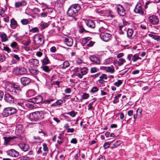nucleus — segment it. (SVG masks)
Segmentation results:
<instances>
[{
	"instance_id": "1",
	"label": "nucleus",
	"mask_w": 160,
	"mask_h": 160,
	"mask_svg": "<svg viewBox=\"0 0 160 160\" xmlns=\"http://www.w3.org/2000/svg\"><path fill=\"white\" fill-rule=\"evenodd\" d=\"M81 9V7L78 4H72L68 8L67 12V16L70 17L69 19L72 21H76L78 12Z\"/></svg>"
},
{
	"instance_id": "2",
	"label": "nucleus",
	"mask_w": 160,
	"mask_h": 160,
	"mask_svg": "<svg viewBox=\"0 0 160 160\" xmlns=\"http://www.w3.org/2000/svg\"><path fill=\"white\" fill-rule=\"evenodd\" d=\"M44 115L42 111L36 112L29 114V118L31 121H38L44 118Z\"/></svg>"
},
{
	"instance_id": "3",
	"label": "nucleus",
	"mask_w": 160,
	"mask_h": 160,
	"mask_svg": "<svg viewBox=\"0 0 160 160\" xmlns=\"http://www.w3.org/2000/svg\"><path fill=\"white\" fill-rule=\"evenodd\" d=\"M87 70L86 68L84 67L82 68H77L75 70V75L80 78H82L83 76L87 73Z\"/></svg>"
},
{
	"instance_id": "4",
	"label": "nucleus",
	"mask_w": 160,
	"mask_h": 160,
	"mask_svg": "<svg viewBox=\"0 0 160 160\" xmlns=\"http://www.w3.org/2000/svg\"><path fill=\"white\" fill-rule=\"evenodd\" d=\"M17 108L12 107H8L4 108L3 110L5 117H8L17 113Z\"/></svg>"
},
{
	"instance_id": "5",
	"label": "nucleus",
	"mask_w": 160,
	"mask_h": 160,
	"mask_svg": "<svg viewBox=\"0 0 160 160\" xmlns=\"http://www.w3.org/2000/svg\"><path fill=\"white\" fill-rule=\"evenodd\" d=\"M33 41L36 45L38 47L42 45L44 42V40L42 36L38 35L35 36L33 38Z\"/></svg>"
},
{
	"instance_id": "6",
	"label": "nucleus",
	"mask_w": 160,
	"mask_h": 160,
	"mask_svg": "<svg viewBox=\"0 0 160 160\" xmlns=\"http://www.w3.org/2000/svg\"><path fill=\"white\" fill-rule=\"evenodd\" d=\"M148 21L150 24L152 25H156L158 24L159 20L157 16L152 15L149 17Z\"/></svg>"
},
{
	"instance_id": "7",
	"label": "nucleus",
	"mask_w": 160,
	"mask_h": 160,
	"mask_svg": "<svg viewBox=\"0 0 160 160\" xmlns=\"http://www.w3.org/2000/svg\"><path fill=\"white\" fill-rule=\"evenodd\" d=\"M118 13L121 16H124L126 14V11L124 7L120 4L117 5L115 8Z\"/></svg>"
},
{
	"instance_id": "8",
	"label": "nucleus",
	"mask_w": 160,
	"mask_h": 160,
	"mask_svg": "<svg viewBox=\"0 0 160 160\" xmlns=\"http://www.w3.org/2000/svg\"><path fill=\"white\" fill-rule=\"evenodd\" d=\"M9 86L10 88H9V91L11 92L14 95H16L17 93V92L16 90H19L20 89V88L15 84H10Z\"/></svg>"
},
{
	"instance_id": "9",
	"label": "nucleus",
	"mask_w": 160,
	"mask_h": 160,
	"mask_svg": "<svg viewBox=\"0 0 160 160\" xmlns=\"http://www.w3.org/2000/svg\"><path fill=\"white\" fill-rule=\"evenodd\" d=\"M134 11L135 13L142 15H143L144 14V11L142 8V5L140 3H137Z\"/></svg>"
},
{
	"instance_id": "10",
	"label": "nucleus",
	"mask_w": 160,
	"mask_h": 160,
	"mask_svg": "<svg viewBox=\"0 0 160 160\" xmlns=\"http://www.w3.org/2000/svg\"><path fill=\"white\" fill-rule=\"evenodd\" d=\"M4 99L6 102L11 104H13L14 102V98L8 93L5 94Z\"/></svg>"
},
{
	"instance_id": "11",
	"label": "nucleus",
	"mask_w": 160,
	"mask_h": 160,
	"mask_svg": "<svg viewBox=\"0 0 160 160\" xmlns=\"http://www.w3.org/2000/svg\"><path fill=\"white\" fill-rule=\"evenodd\" d=\"M100 36L101 39L103 41L107 42L110 39L112 35L109 33L106 32L101 34Z\"/></svg>"
},
{
	"instance_id": "12",
	"label": "nucleus",
	"mask_w": 160,
	"mask_h": 160,
	"mask_svg": "<svg viewBox=\"0 0 160 160\" xmlns=\"http://www.w3.org/2000/svg\"><path fill=\"white\" fill-rule=\"evenodd\" d=\"M7 153L8 155L9 156L15 158L18 157L20 156L19 152L14 149L8 150L7 151Z\"/></svg>"
},
{
	"instance_id": "13",
	"label": "nucleus",
	"mask_w": 160,
	"mask_h": 160,
	"mask_svg": "<svg viewBox=\"0 0 160 160\" xmlns=\"http://www.w3.org/2000/svg\"><path fill=\"white\" fill-rule=\"evenodd\" d=\"M27 73V69L23 67L17 68L16 70V73L17 75H23L26 73Z\"/></svg>"
},
{
	"instance_id": "14",
	"label": "nucleus",
	"mask_w": 160,
	"mask_h": 160,
	"mask_svg": "<svg viewBox=\"0 0 160 160\" xmlns=\"http://www.w3.org/2000/svg\"><path fill=\"white\" fill-rule=\"evenodd\" d=\"M102 69L107 72L112 74L113 73L115 72L114 68L112 65L107 67H102Z\"/></svg>"
},
{
	"instance_id": "15",
	"label": "nucleus",
	"mask_w": 160,
	"mask_h": 160,
	"mask_svg": "<svg viewBox=\"0 0 160 160\" xmlns=\"http://www.w3.org/2000/svg\"><path fill=\"white\" fill-rule=\"evenodd\" d=\"M42 100V98L41 96L38 95L30 99V102L33 103L38 104L41 102Z\"/></svg>"
},
{
	"instance_id": "16",
	"label": "nucleus",
	"mask_w": 160,
	"mask_h": 160,
	"mask_svg": "<svg viewBox=\"0 0 160 160\" xmlns=\"http://www.w3.org/2000/svg\"><path fill=\"white\" fill-rule=\"evenodd\" d=\"M90 59L91 61L94 63L96 64H100V61L99 58L95 55H92L90 57Z\"/></svg>"
},
{
	"instance_id": "17",
	"label": "nucleus",
	"mask_w": 160,
	"mask_h": 160,
	"mask_svg": "<svg viewBox=\"0 0 160 160\" xmlns=\"http://www.w3.org/2000/svg\"><path fill=\"white\" fill-rule=\"evenodd\" d=\"M127 37L130 39H132L134 37L133 31L131 28H128L127 31Z\"/></svg>"
},
{
	"instance_id": "18",
	"label": "nucleus",
	"mask_w": 160,
	"mask_h": 160,
	"mask_svg": "<svg viewBox=\"0 0 160 160\" xmlns=\"http://www.w3.org/2000/svg\"><path fill=\"white\" fill-rule=\"evenodd\" d=\"M64 41L68 46L71 47L72 45L73 40L71 37L65 38Z\"/></svg>"
},
{
	"instance_id": "19",
	"label": "nucleus",
	"mask_w": 160,
	"mask_h": 160,
	"mask_svg": "<svg viewBox=\"0 0 160 160\" xmlns=\"http://www.w3.org/2000/svg\"><path fill=\"white\" fill-rule=\"evenodd\" d=\"M21 81L23 85L26 86L30 82L31 79L28 78L22 77L21 79Z\"/></svg>"
},
{
	"instance_id": "20",
	"label": "nucleus",
	"mask_w": 160,
	"mask_h": 160,
	"mask_svg": "<svg viewBox=\"0 0 160 160\" xmlns=\"http://www.w3.org/2000/svg\"><path fill=\"white\" fill-rule=\"evenodd\" d=\"M19 146L20 148L24 152H26L29 149V146L26 144L24 143H20L19 144Z\"/></svg>"
},
{
	"instance_id": "21",
	"label": "nucleus",
	"mask_w": 160,
	"mask_h": 160,
	"mask_svg": "<svg viewBox=\"0 0 160 160\" xmlns=\"http://www.w3.org/2000/svg\"><path fill=\"white\" fill-rule=\"evenodd\" d=\"M87 26L90 28L93 29L95 28V24L94 21L92 20H89L86 22Z\"/></svg>"
},
{
	"instance_id": "22",
	"label": "nucleus",
	"mask_w": 160,
	"mask_h": 160,
	"mask_svg": "<svg viewBox=\"0 0 160 160\" xmlns=\"http://www.w3.org/2000/svg\"><path fill=\"white\" fill-rule=\"evenodd\" d=\"M28 62L33 66H38L39 64V61L35 58H32L29 60Z\"/></svg>"
},
{
	"instance_id": "23",
	"label": "nucleus",
	"mask_w": 160,
	"mask_h": 160,
	"mask_svg": "<svg viewBox=\"0 0 160 160\" xmlns=\"http://www.w3.org/2000/svg\"><path fill=\"white\" fill-rule=\"evenodd\" d=\"M0 38L1 41L2 42H4L7 41L10 37L8 36L5 33H2L0 35Z\"/></svg>"
},
{
	"instance_id": "24",
	"label": "nucleus",
	"mask_w": 160,
	"mask_h": 160,
	"mask_svg": "<svg viewBox=\"0 0 160 160\" xmlns=\"http://www.w3.org/2000/svg\"><path fill=\"white\" fill-rule=\"evenodd\" d=\"M18 25L17 21L14 19L12 18L10 21V27L12 29L15 28Z\"/></svg>"
},
{
	"instance_id": "25",
	"label": "nucleus",
	"mask_w": 160,
	"mask_h": 160,
	"mask_svg": "<svg viewBox=\"0 0 160 160\" xmlns=\"http://www.w3.org/2000/svg\"><path fill=\"white\" fill-rule=\"evenodd\" d=\"M16 138L15 136L4 137L3 138L4 139V143L6 145L7 144Z\"/></svg>"
},
{
	"instance_id": "26",
	"label": "nucleus",
	"mask_w": 160,
	"mask_h": 160,
	"mask_svg": "<svg viewBox=\"0 0 160 160\" xmlns=\"http://www.w3.org/2000/svg\"><path fill=\"white\" fill-rule=\"evenodd\" d=\"M26 4V2L24 0H22L21 2H17L15 3V6L16 8H18L22 5H25Z\"/></svg>"
},
{
	"instance_id": "27",
	"label": "nucleus",
	"mask_w": 160,
	"mask_h": 160,
	"mask_svg": "<svg viewBox=\"0 0 160 160\" xmlns=\"http://www.w3.org/2000/svg\"><path fill=\"white\" fill-rule=\"evenodd\" d=\"M92 101L91 102L88 106V110H93L94 109V107H93L94 103L96 101V99L93 98L92 100Z\"/></svg>"
},
{
	"instance_id": "28",
	"label": "nucleus",
	"mask_w": 160,
	"mask_h": 160,
	"mask_svg": "<svg viewBox=\"0 0 160 160\" xmlns=\"http://www.w3.org/2000/svg\"><path fill=\"white\" fill-rule=\"evenodd\" d=\"M92 38L89 37H86L83 38L82 40V43L83 46L87 44L90 40Z\"/></svg>"
},
{
	"instance_id": "29",
	"label": "nucleus",
	"mask_w": 160,
	"mask_h": 160,
	"mask_svg": "<svg viewBox=\"0 0 160 160\" xmlns=\"http://www.w3.org/2000/svg\"><path fill=\"white\" fill-rule=\"evenodd\" d=\"M42 65H46L50 63V61L48 57L46 55L45 58L41 60Z\"/></svg>"
},
{
	"instance_id": "30",
	"label": "nucleus",
	"mask_w": 160,
	"mask_h": 160,
	"mask_svg": "<svg viewBox=\"0 0 160 160\" xmlns=\"http://www.w3.org/2000/svg\"><path fill=\"white\" fill-rule=\"evenodd\" d=\"M35 91L33 90H29L26 92V95L28 97H31L34 95L35 94Z\"/></svg>"
},
{
	"instance_id": "31",
	"label": "nucleus",
	"mask_w": 160,
	"mask_h": 160,
	"mask_svg": "<svg viewBox=\"0 0 160 160\" xmlns=\"http://www.w3.org/2000/svg\"><path fill=\"white\" fill-rule=\"evenodd\" d=\"M41 68L45 72H48L50 71V69L49 67L45 65H42L41 67Z\"/></svg>"
},
{
	"instance_id": "32",
	"label": "nucleus",
	"mask_w": 160,
	"mask_h": 160,
	"mask_svg": "<svg viewBox=\"0 0 160 160\" xmlns=\"http://www.w3.org/2000/svg\"><path fill=\"white\" fill-rule=\"evenodd\" d=\"M122 142L121 141H117L115 143L113 144L112 147H111V149L114 148H116Z\"/></svg>"
},
{
	"instance_id": "33",
	"label": "nucleus",
	"mask_w": 160,
	"mask_h": 160,
	"mask_svg": "<svg viewBox=\"0 0 160 160\" xmlns=\"http://www.w3.org/2000/svg\"><path fill=\"white\" fill-rule=\"evenodd\" d=\"M34 142L37 143H41L42 141V139L39 137L34 136L33 137Z\"/></svg>"
},
{
	"instance_id": "34",
	"label": "nucleus",
	"mask_w": 160,
	"mask_h": 160,
	"mask_svg": "<svg viewBox=\"0 0 160 160\" xmlns=\"http://www.w3.org/2000/svg\"><path fill=\"white\" fill-rule=\"evenodd\" d=\"M121 95V94H118L115 97L114 100L113 101L114 103L116 104L118 102L119 98L120 97Z\"/></svg>"
},
{
	"instance_id": "35",
	"label": "nucleus",
	"mask_w": 160,
	"mask_h": 160,
	"mask_svg": "<svg viewBox=\"0 0 160 160\" xmlns=\"http://www.w3.org/2000/svg\"><path fill=\"white\" fill-rule=\"evenodd\" d=\"M125 62L126 60L122 58H120L118 61V65L119 66H121Z\"/></svg>"
},
{
	"instance_id": "36",
	"label": "nucleus",
	"mask_w": 160,
	"mask_h": 160,
	"mask_svg": "<svg viewBox=\"0 0 160 160\" xmlns=\"http://www.w3.org/2000/svg\"><path fill=\"white\" fill-rule=\"evenodd\" d=\"M122 83V82L121 80H118L117 81L115 82L113 84L114 85L118 87Z\"/></svg>"
},
{
	"instance_id": "37",
	"label": "nucleus",
	"mask_w": 160,
	"mask_h": 160,
	"mask_svg": "<svg viewBox=\"0 0 160 160\" xmlns=\"http://www.w3.org/2000/svg\"><path fill=\"white\" fill-rule=\"evenodd\" d=\"M114 140L112 141L107 142L105 143L103 145V147L104 149H106L108 148L111 144V143L113 141H114Z\"/></svg>"
},
{
	"instance_id": "38",
	"label": "nucleus",
	"mask_w": 160,
	"mask_h": 160,
	"mask_svg": "<svg viewBox=\"0 0 160 160\" xmlns=\"http://www.w3.org/2000/svg\"><path fill=\"white\" fill-rule=\"evenodd\" d=\"M10 46L13 48L17 49L18 48V45L16 42H12Z\"/></svg>"
},
{
	"instance_id": "39",
	"label": "nucleus",
	"mask_w": 160,
	"mask_h": 160,
	"mask_svg": "<svg viewBox=\"0 0 160 160\" xmlns=\"http://www.w3.org/2000/svg\"><path fill=\"white\" fill-rule=\"evenodd\" d=\"M77 113V112H75L73 110L70 112L67 113L68 115H70L72 117L74 118L75 117Z\"/></svg>"
},
{
	"instance_id": "40",
	"label": "nucleus",
	"mask_w": 160,
	"mask_h": 160,
	"mask_svg": "<svg viewBox=\"0 0 160 160\" xmlns=\"http://www.w3.org/2000/svg\"><path fill=\"white\" fill-rule=\"evenodd\" d=\"M22 130V126L21 125H19L17 126L16 129V132L17 131L19 133H21Z\"/></svg>"
},
{
	"instance_id": "41",
	"label": "nucleus",
	"mask_w": 160,
	"mask_h": 160,
	"mask_svg": "<svg viewBox=\"0 0 160 160\" xmlns=\"http://www.w3.org/2000/svg\"><path fill=\"white\" fill-rule=\"evenodd\" d=\"M136 115L137 117H138V118H140L142 115V110L140 108H138L136 111Z\"/></svg>"
},
{
	"instance_id": "42",
	"label": "nucleus",
	"mask_w": 160,
	"mask_h": 160,
	"mask_svg": "<svg viewBox=\"0 0 160 160\" xmlns=\"http://www.w3.org/2000/svg\"><path fill=\"white\" fill-rule=\"evenodd\" d=\"M138 59H141V58H139L137 55L135 54L133 56L132 60L134 62L137 61Z\"/></svg>"
},
{
	"instance_id": "43",
	"label": "nucleus",
	"mask_w": 160,
	"mask_h": 160,
	"mask_svg": "<svg viewBox=\"0 0 160 160\" xmlns=\"http://www.w3.org/2000/svg\"><path fill=\"white\" fill-rule=\"evenodd\" d=\"M89 97L88 94L86 93H83L82 96V98L80 99L82 101V99H88Z\"/></svg>"
},
{
	"instance_id": "44",
	"label": "nucleus",
	"mask_w": 160,
	"mask_h": 160,
	"mask_svg": "<svg viewBox=\"0 0 160 160\" xmlns=\"http://www.w3.org/2000/svg\"><path fill=\"white\" fill-rule=\"evenodd\" d=\"M95 42L93 41L90 40L88 43L86 45L88 47H91L93 46Z\"/></svg>"
},
{
	"instance_id": "45",
	"label": "nucleus",
	"mask_w": 160,
	"mask_h": 160,
	"mask_svg": "<svg viewBox=\"0 0 160 160\" xmlns=\"http://www.w3.org/2000/svg\"><path fill=\"white\" fill-rule=\"evenodd\" d=\"M17 105H18V108L20 110H22V109L24 107V104L20 102H17Z\"/></svg>"
},
{
	"instance_id": "46",
	"label": "nucleus",
	"mask_w": 160,
	"mask_h": 160,
	"mask_svg": "<svg viewBox=\"0 0 160 160\" xmlns=\"http://www.w3.org/2000/svg\"><path fill=\"white\" fill-rule=\"evenodd\" d=\"M126 27L120 25V28H119V30L121 31V33L123 34L124 33V32L126 31Z\"/></svg>"
},
{
	"instance_id": "47",
	"label": "nucleus",
	"mask_w": 160,
	"mask_h": 160,
	"mask_svg": "<svg viewBox=\"0 0 160 160\" xmlns=\"http://www.w3.org/2000/svg\"><path fill=\"white\" fill-rule=\"evenodd\" d=\"M69 65V63L68 61H65L63 64V66L62 68L63 69H65L67 68L68 67Z\"/></svg>"
},
{
	"instance_id": "48",
	"label": "nucleus",
	"mask_w": 160,
	"mask_h": 160,
	"mask_svg": "<svg viewBox=\"0 0 160 160\" xmlns=\"http://www.w3.org/2000/svg\"><path fill=\"white\" fill-rule=\"evenodd\" d=\"M99 70V69H98L97 68L95 67H94L93 68H92L90 69V72L91 73H95L96 72H98Z\"/></svg>"
},
{
	"instance_id": "49",
	"label": "nucleus",
	"mask_w": 160,
	"mask_h": 160,
	"mask_svg": "<svg viewBox=\"0 0 160 160\" xmlns=\"http://www.w3.org/2000/svg\"><path fill=\"white\" fill-rule=\"evenodd\" d=\"M79 32L81 33L83 32H88V31L85 30L84 29L82 25L79 26Z\"/></svg>"
},
{
	"instance_id": "50",
	"label": "nucleus",
	"mask_w": 160,
	"mask_h": 160,
	"mask_svg": "<svg viewBox=\"0 0 160 160\" xmlns=\"http://www.w3.org/2000/svg\"><path fill=\"white\" fill-rule=\"evenodd\" d=\"M98 89L97 87L94 86L92 88L90 91L92 93H95L98 92Z\"/></svg>"
},
{
	"instance_id": "51",
	"label": "nucleus",
	"mask_w": 160,
	"mask_h": 160,
	"mask_svg": "<svg viewBox=\"0 0 160 160\" xmlns=\"http://www.w3.org/2000/svg\"><path fill=\"white\" fill-rule=\"evenodd\" d=\"M29 71L31 73L35 75L38 74L39 72V71L38 70L33 69H30Z\"/></svg>"
},
{
	"instance_id": "52",
	"label": "nucleus",
	"mask_w": 160,
	"mask_h": 160,
	"mask_svg": "<svg viewBox=\"0 0 160 160\" xmlns=\"http://www.w3.org/2000/svg\"><path fill=\"white\" fill-rule=\"evenodd\" d=\"M107 76L105 74H102L99 77V79L103 80H107Z\"/></svg>"
},
{
	"instance_id": "53",
	"label": "nucleus",
	"mask_w": 160,
	"mask_h": 160,
	"mask_svg": "<svg viewBox=\"0 0 160 160\" xmlns=\"http://www.w3.org/2000/svg\"><path fill=\"white\" fill-rule=\"evenodd\" d=\"M56 102V103L57 105V106H62V104L63 103V101L62 100L59 99V100H57Z\"/></svg>"
},
{
	"instance_id": "54",
	"label": "nucleus",
	"mask_w": 160,
	"mask_h": 160,
	"mask_svg": "<svg viewBox=\"0 0 160 160\" xmlns=\"http://www.w3.org/2000/svg\"><path fill=\"white\" fill-rule=\"evenodd\" d=\"M21 22L23 25H25L28 24L29 22L27 19H24L21 20Z\"/></svg>"
},
{
	"instance_id": "55",
	"label": "nucleus",
	"mask_w": 160,
	"mask_h": 160,
	"mask_svg": "<svg viewBox=\"0 0 160 160\" xmlns=\"http://www.w3.org/2000/svg\"><path fill=\"white\" fill-rule=\"evenodd\" d=\"M49 24L47 23H42L41 24V26L42 27V29H44L47 28Z\"/></svg>"
},
{
	"instance_id": "56",
	"label": "nucleus",
	"mask_w": 160,
	"mask_h": 160,
	"mask_svg": "<svg viewBox=\"0 0 160 160\" xmlns=\"http://www.w3.org/2000/svg\"><path fill=\"white\" fill-rule=\"evenodd\" d=\"M43 150L45 152H48V149L47 146V145L46 143H43Z\"/></svg>"
},
{
	"instance_id": "57",
	"label": "nucleus",
	"mask_w": 160,
	"mask_h": 160,
	"mask_svg": "<svg viewBox=\"0 0 160 160\" xmlns=\"http://www.w3.org/2000/svg\"><path fill=\"white\" fill-rule=\"evenodd\" d=\"M32 11L35 14H37L40 12V10L38 8H35L32 9Z\"/></svg>"
},
{
	"instance_id": "58",
	"label": "nucleus",
	"mask_w": 160,
	"mask_h": 160,
	"mask_svg": "<svg viewBox=\"0 0 160 160\" xmlns=\"http://www.w3.org/2000/svg\"><path fill=\"white\" fill-rule=\"evenodd\" d=\"M0 15L2 17H5V15L4 11L2 8L0 9Z\"/></svg>"
},
{
	"instance_id": "59",
	"label": "nucleus",
	"mask_w": 160,
	"mask_h": 160,
	"mask_svg": "<svg viewBox=\"0 0 160 160\" xmlns=\"http://www.w3.org/2000/svg\"><path fill=\"white\" fill-rule=\"evenodd\" d=\"M30 31L33 32L35 33L38 32L39 30L38 28H32L30 30Z\"/></svg>"
},
{
	"instance_id": "60",
	"label": "nucleus",
	"mask_w": 160,
	"mask_h": 160,
	"mask_svg": "<svg viewBox=\"0 0 160 160\" xmlns=\"http://www.w3.org/2000/svg\"><path fill=\"white\" fill-rule=\"evenodd\" d=\"M99 31L102 34V33H105L106 29L103 27H101L99 28Z\"/></svg>"
},
{
	"instance_id": "61",
	"label": "nucleus",
	"mask_w": 160,
	"mask_h": 160,
	"mask_svg": "<svg viewBox=\"0 0 160 160\" xmlns=\"http://www.w3.org/2000/svg\"><path fill=\"white\" fill-rule=\"evenodd\" d=\"M3 50L6 51L8 53L10 52L11 51V49L8 47H3Z\"/></svg>"
},
{
	"instance_id": "62",
	"label": "nucleus",
	"mask_w": 160,
	"mask_h": 160,
	"mask_svg": "<svg viewBox=\"0 0 160 160\" xmlns=\"http://www.w3.org/2000/svg\"><path fill=\"white\" fill-rule=\"evenodd\" d=\"M57 50L55 46L52 47L50 49V52H56Z\"/></svg>"
},
{
	"instance_id": "63",
	"label": "nucleus",
	"mask_w": 160,
	"mask_h": 160,
	"mask_svg": "<svg viewBox=\"0 0 160 160\" xmlns=\"http://www.w3.org/2000/svg\"><path fill=\"white\" fill-rule=\"evenodd\" d=\"M54 99H50L48 100H46L45 101V104L47 103H50L54 101Z\"/></svg>"
},
{
	"instance_id": "64",
	"label": "nucleus",
	"mask_w": 160,
	"mask_h": 160,
	"mask_svg": "<svg viewBox=\"0 0 160 160\" xmlns=\"http://www.w3.org/2000/svg\"><path fill=\"white\" fill-rule=\"evenodd\" d=\"M153 39L158 41H160V36L157 35H155Z\"/></svg>"
}]
</instances>
